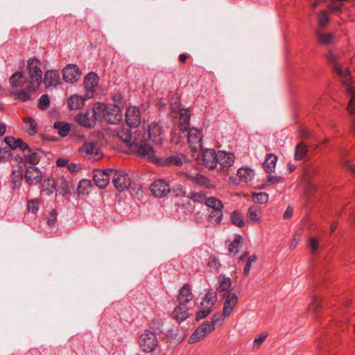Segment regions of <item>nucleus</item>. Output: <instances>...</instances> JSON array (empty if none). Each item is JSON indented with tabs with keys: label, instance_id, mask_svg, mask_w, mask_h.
Listing matches in <instances>:
<instances>
[{
	"label": "nucleus",
	"instance_id": "nucleus-1",
	"mask_svg": "<svg viewBox=\"0 0 355 355\" xmlns=\"http://www.w3.org/2000/svg\"><path fill=\"white\" fill-rule=\"evenodd\" d=\"M328 62L331 64L333 71L338 76L340 81L345 87V90L350 97L348 104V112L352 117L351 125V131L355 135V87L352 85L351 75L348 67L342 65V58L340 56L335 55L332 51H329L325 55Z\"/></svg>",
	"mask_w": 355,
	"mask_h": 355
},
{
	"label": "nucleus",
	"instance_id": "nucleus-2",
	"mask_svg": "<svg viewBox=\"0 0 355 355\" xmlns=\"http://www.w3.org/2000/svg\"><path fill=\"white\" fill-rule=\"evenodd\" d=\"M28 88L31 91H37L42 82L41 62L36 58H30L27 62Z\"/></svg>",
	"mask_w": 355,
	"mask_h": 355
},
{
	"label": "nucleus",
	"instance_id": "nucleus-3",
	"mask_svg": "<svg viewBox=\"0 0 355 355\" xmlns=\"http://www.w3.org/2000/svg\"><path fill=\"white\" fill-rule=\"evenodd\" d=\"M139 345L143 352H153L159 345L157 335L151 330H145L139 338Z\"/></svg>",
	"mask_w": 355,
	"mask_h": 355
},
{
	"label": "nucleus",
	"instance_id": "nucleus-4",
	"mask_svg": "<svg viewBox=\"0 0 355 355\" xmlns=\"http://www.w3.org/2000/svg\"><path fill=\"white\" fill-rule=\"evenodd\" d=\"M112 184L117 191L122 192L129 189L131 185V179L127 173L114 170Z\"/></svg>",
	"mask_w": 355,
	"mask_h": 355
},
{
	"label": "nucleus",
	"instance_id": "nucleus-5",
	"mask_svg": "<svg viewBox=\"0 0 355 355\" xmlns=\"http://www.w3.org/2000/svg\"><path fill=\"white\" fill-rule=\"evenodd\" d=\"M114 170L109 168L107 170L95 169L93 171V180L95 184L101 189L105 188L109 182L110 176L114 175Z\"/></svg>",
	"mask_w": 355,
	"mask_h": 355
},
{
	"label": "nucleus",
	"instance_id": "nucleus-6",
	"mask_svg": "<svg viewBox=\"0 0 355 355\" xmlns=\"http://www.w3.org/2000/svg\"><path fill=\"white\" fill-rule=\"evenodd\" d=\"M187 140L192 151H200L202 148V134L201 131L196 128L188 130Z\"/></svg>",
	"mask_w": 355,
	"mask_h": 355
},
{
	"label": "nucleus",
	"instance_id": "nucleus-7",
	"mask_svg": "<svg viewBox=\"0 0 355 355\" xmlns=\"http://www.w3.org/2000/svg\"><path fill=\"white\" fill-rule=\"evenodd\" d=\"M152 195L156 198H163L171 191L168 183L164 179H158L150 185Z\"/></svg>",
	"mask_w": 355,
	"mask_h": 355
},
{
	"label": "nucleus",
	"instance_id": "nucleus-8",
	"mask_svg": "<svg viewBox=\"0 0 355 355\" xmlns=\"http://www.w3.org/2000/svg\"><path fill=\"white\" fill-rule=\"evenodd\" d=\"M62 79L67 83H73L77 82L81 76L80 69L77 65L70 64L67 65L62 71Z\"/></svg>",
	"mask_w": 355,
	"mask_h": 355
},
{
	"label": "nucleus",
	"instance_id": "nucleus-9",
	"mask_svg": "<svg viewBox=\"0 0 355 355\" xmlns=\"http://www.w3.org/2000/svg\"><path fill=\"white\" fill-rule=\"evenodd\" d=\"M98 77L94 72L89 73L84 78L85 89V98H91L95 93V88L98 85Z\"/></svg>",
	"mask_w": 355,
	"mask_h": 355
},
{
	"label": "nucleus",
	"instance_id": "nucleus-10",
	"mask_svg": "<svg viewBox=\"0 0 355 355\" xmlns=\"http://www.w3.org/2000/svg\"><path fill=\"white\" fill-rule=\"evenodd\" d=\"M214 331L213 325L210 326L208 323H203L199 326L196 331L190 336L188 343L189 344H194L201 339H203Z\"/></svg>",
	"mask_w": 355,
	"mask_h": 355
},
{
	"label": "nucleus",
	"instance_id": "nucleus-11",
	"mask_svg": "<svg viewBox=\"0 0 355 355\" xmlns=\"http://www.w3.org/2000/svg\"><path fill=\"white\" fill-rule=\"evenodd\" d=\"M134 148L137 150L139 155L146 157L156 164H157V160L160 159L155 155L154 148L146 143H141L140 144L136 143Z\"/></svg>",
	"mask_w": 355,
	"mask_h": 355
},
{
	"label": "nucleus",
	"instance_id": "nucleus-12",
	"mask_svg": "<svg viewBox=\"0 0 355 355\" xmlns=\"http://www.w3.org/2000/svg\"><path fill=\"white\" fill-rule=\"evenodd\" d=\"M148 138L156 144H161L164 140L163 130L160 122H153L148 127Z\"/></svg>",
	"mask_w": 355,
	"mask_h": 355
},
{
	"label": "nucleus",
	"instance_id": "nucleus-13",
	"mask_svg": "<svg viewBox=\"0 0 355 355\" xmlns=\"http://www.w3.org/2000/svg\"><path fill=\"white\" fill-rule=\"evenodd\" d=\"M125 121L130 128H136L141 123L140 110L137 107H129L125 112Z\"/></svg>",
	"mask_w": 355,
	"mask_h": 355
},
{
	"label": "nucleus",
	"instance_id": "nucleus-14",
	"mask_svg": "<svg viewBox=\"0 0 355 355\" xmlns=\"http://www.w3.org/2000/svg\"><path fill=\"white\" fill-rule=\"evenodd\" d=\"M122 118V112L119 105H109L104 120L111 124H117Z\"/></svg>",
	"mask_w": 355,
	"mask_h": 355
},
{
	"label": "nucleus",
	"instance_id": "nucleus-15",
	"mask_svg": "<svg viewBox=\"0 0 355 355\" xmlns=\"http://www.w3.org/2000/svg\"><path fill=\"white\" fill-rule=\"evenodd\" d=\"M42 174L41 171L36 166H28L24 174V179L30 185H36L42 180Z\"/></svg>",
	"mask_w": 355,
	"mask_h": 355
},
{
	"label": "nucleus",
	"instance_id": "nucleus-16",
	"mask_svg": "<svg viewBox=\"0 0 355 355\" xmlns=\"http://www.w3.org/2000/svg\"><path fill=\"white\" fill-rule=\"evenodd\" d=\"M203 164L209 169H214L217 166V153L214 149H205L202 154Z\"/></svg>",
	"mask_w": 355,
	"mask_h": 355
},
{
	"label": "nucleus",
	"instance_id": "nucleus-17",
	"mask_svg": "<svg viewBox=\"0 0 355 355\" xmlns=\"http://www.w3.org/2000/svg\"><path fill=\"white\" fill-rule=\"evenodd\" d=\"M46 88L56 87L60 81V73L58 70H47L42 79Z\"/></svg>",
	"mask_w": 355,
	"mask_h": 355
},
{
	"label": "nucleus",
	"instance_id": "nucleus-18",
	"mask_svg": "<svg viewBox=\"0 0 355 355\" xmlns=\"http://www.w3.org/2000/svg\"><path fill=\"white\" fill-rule=\"evenodd\" d=\"M238 303V297L235 293H228L225 295L223 303V313L225 316H230Z\"/></svg>",
	"mask_w": 355,
	"mask_h": 355
},
{
	"label": "nucleus",
	"instance_id": "nucleus-19",
	"mask_svg": "<svg viewBox=\"0 0 355 355\" xmlns=\"http://www.w3.org/2000/svg\"><path fill=\"white\" fill-rule=\"evenodd\" d=\"M4 142L10 147L12 150H16L17 148L22 150L31 151V148L29 146L26 144L21 139H15L12 136H7L4 138Z\"/></svg>",
	"mask_w": 355,
	"mask_h": 355
},
{
	"label": "nucleus",
	"instance_id": "nucleus-20",
	"mask_svg": "<svg viewBox=\"0 0 355 355\" xmlns=\"http://www.w3.org/2000/svg\"><path fill=\"white\" fill-rule=\"evenodd\" d=\"M234 162V155L232 153L219 150L217 153V165L223 168L230 167Z\"/></svg>",
	"mask_w": 355,
	"mask_h": 355
},
{
	"label": "nucleus",
	"instance_id": "nucleus-21",
	"mask_svg": "<svg viewBox=\"0 0 355 355\" xmlns=\"http://www.w3.org/2000/svg\"><path fill=\"white\" fill-rule=\"evenodd\" d=\"M190 315L189 310L186 305L179 304L174 309L172 313V318L178 322L181 323L187 319Z\"/></svg>",
	"mask_w": 355,
	"mask_h": 355
},
{
	"label": "nucleus",
	"instance_id": "nucleus-22",
	"mask_svg": "<svg viewBox=\"0 0 355 355\" xmlns=\"http://www.w3.org/2000/svg\"><path fill=\"white\" fill-rule=\"evenodd\" d=\"M193 298L191 289L189 284H184L181 288L180 293L177 297V300L180 304L186 305Z\"/></svg>",
	"mask_w": 355,
	"mask_h": 355
},
{
	"label": "nucleus",
	"instance_id": "nucleus-23",
	"mask_svg": "<svg viewBox=\"0 0 355 355\" xmlns=\"http://www.w3.org/2000/svg\"><path fill=\"white\" fill-rule=\"evenodd\" d=\"M109 105L104 103L97 102L93 105V118L96 122L101 119H104L106 112L108 109Z\"/></svg>",
	"mask_w": 355,
	"mask_h": 355
},
{
	"label": "nucleus",
	"instance_id": "nucleus-24",
	"mask_svg": "<svg viewBox=\"0 0 355 355\" xmlns=\"http://www.w3.org/2000/svg\"><path fill=\"white\" fill-rule=\"evenodd\" d=\"M29 153V155L24 157L17 156L15 157V160L17 161L19 164H22L24 166H26V164H30L34 166L37 164L40 161V157L37 153L32 152V150Z\"/></svg>",
	"mask_w": 355,
	"mask_h": 355
},
{
	"label": "nucleus",
	"instance_id": "nucleus-25",
	"mask_svg": "<svg viewBox=\"0 0 355 355\" xmlns=\"http://www.w3.org/2000/svg\"><path fill=\"white\" fill-rule=\"evenodd\" d=\"M179 331L178 327H174L168 330L166 332L165 336L170 341L180 344L185 339L187 334H180Z\"/></svg>",
	"mask_w": 355,
	"mask_h": 355
},
{
	"label": "nucleus",
	"instance_id": "nucleus-26",
	"mask_svg": "<svg viewBox=\"0 0 355 355\" xmlns=\"http://www.w3.org/2000/svg\"><path fill=\"white\" fill-rule=\"evenodd\" d=\"M85 94L84 96L74 95L71 96L67 101V105L69 110H74L80 109L83 107L85 100Z\"/></svg>",
	"mask_w": 355,
	"mask_h": 355
},
{
	"label": "nucleus",
	"instance_id": "nucleus-27",
	"mask_svg": "<svg viewBox=\"0 0 355 355\" xmlns=\"http://www.w3.org/2000/svg\"><path fill=\"white\" fill-rule=\"evenodd\" d=\"M74 119L78 123L89 128L94 127L96 123L94 118L92 119L89 116V113L87 112L76 115Z\"/></svg>",
	"mask_w": 355,
	"mask_h": 355
},
{
	"label": "nucleus",
	"instance_id": "nucleus-28",
	"mask_svg": "<svg viewBox=\"0 0 355 355\" xmlns=\"http://www.w3.org/2000/svg\"><path fill=\"white\" fill-rule=\"evenodd\" d=\"M180 128L182 131H187L190 126V112L188 109H182L180 112Z\"/></svg>",
	"mask_w": 355,
	"mask_h": 355
},
{
	"label": "nucleus",
	"instance_id": "nucleus-29",
	"mask_svg": "<svg viewBox=\"0 0 355 355\" xmlns=\"http://www.w3.org/2000/svg\"><path fill=\"white\" fill-rule=\"evenodd\" d=\"M120 140L126 144L128 146L134 148L135 144L132 140V131L129 128H123L117 134Z\"/></svg>",
	"mask_w": 355,
	"mask_h": 355
},
{
	"label": "nucleus",
	"instance_id": "nucleus-30",
	"mask_svg": "<svg viewBox=\"0 0 355 355\" xmlns=\"http://www.w3.org/2000/svg\"><path fill=\"white\" fill-rule=\"evenodd\" d=\"M26 82L24 74L21 71L13 73L9 78V83L12 87L17 88L22 87Z\"/></svg>",
	"mask_w": 355,
	"mask_h": 355
},
{
	"label": "nucleus",
	"instance_id": "nucleus-31",
	"mask_svg": "<svg viewBox=\"0 0 355 355\" xmlns=\"http://www.w3.org/2000/svg\"><path fill=\"white\" fill-rule=\"evenodd\" d=\"M36 91H31L28 88V85L26 88L21 89L19 91L11 92V95L16 99L19 100L22 102H26L31 98V93H34Z\"/></svg>",
	"mask_w": 355,
	"mask_h": 355
},
{
	"label": "nucleus",
	"instance_id": "nucleus-32",
	"mask_svg": "<svg viewBox=\"0 0 355 355\" xmlns=\"http://www.w3.org/2000/svg\"><path fill=\"white\" fill-rule=\"evenodd\" d=\"M182 159L179 156H170L165 159L160 158L159 160H157V164L160 166L175 165L176 166H180L182 165Z\"/></svg>",
	"mask_w": 355,
	"mask_h": 355
},
{
	"label": "nucleus",
	"instance_id": "nucleus-33",
	"mask_svg": "<svg viewBox=\"0 0 355 355\" xmlns=\"http://www.w3.org/2000/svg\"><path fill=\"white\" fill-rule=\"evenodd\" d=\"M237 176L239 178L240 181H243L244 182H248L251 181L254 175V172L253 170L248 168H240L237 171Z\"/></svg>",
	"mask_w": 355,
	"mask_h": 355
},
{
	"label": "nucleus",
	"instance_id": "nucleus-34",
	"mask_svg": "<svg viewBox=\"0 0 355 355\" xmlns=\"http://www.w3.org/2000/svg\"><path fill=\"white\" fill-rule=\"evenodd\" d=\"M277 161V157L274 154L270 153L267 155L263 163L264 168L267 173H270L274 171Z\"/></svg>",
	"mask_w": 355,
	"mask_h": 355
},
{
	"label": "nucleus",
	"instance_id": "nucleus-35",
	"mask_svg": "<svg viewBox=\"0 0 355 355\" xmlns=\"http://www.w3.org/2000/svg\"><path fill=\"white\" fill-rule=\"evenodd\" d=\"M53 128L58 131V135L62 137L67 136L70 130V125L68 123L62 121L55 122Z\"/></svg>",
	"mask_w": 355,
	"mask_h": 355
},
{
	"label": "nucleus",
	"instance_id": "nucleus-36",
	"mask_svg": "<svg viewBox=\"0 0 355 355\" xmlns=\"http://www.w3.org/2000/svg\"><path fill=\"white\" fill-rule=\"evenodd\" d=\"M79 151L81 153H85V155H92L93 154L98 155V150L96 147V144L94 142H87L85 143L81 148H80Z\"/></svg>",
	"mask_w": 355,
	"mask_h": 355
},
{
	"label": "nucleus",
	"instance_id": "nucleus-37",
	"mask_svg": "<svg viewBox=\"0 0 355 355\" xmlns=\"http://www.w3.org/2000/svg\"><path fill=\"white\" fill-rule=\"evenodd\" d=\"M43 192L47 196L51 195L55 191H56V184L53 178L49 177L46 178L43 184Z\"/></svg>",
	"mask_w": 355,
	"mask_h": 355
},
{
	"label": "nucleus",
	"instance_id": "nucleus-38",
	"mask_svg": "<svg viewBox=\"0 0 355 355\" xmlns=\"http://www.w3.org/2000/svg\"><path fill=\"white\" fill-rule=\"evenodd\" d=\"M243 238L241 235H237L233 241L230 243L228 247V251L230 253L234 255L236 254L239 252V249L242 247Z\"/></svg>",
	"mask_w": 355,
	"mask_h": 355
},
{
	"label": "nucleus",
	"instance_id": "nucleus-39",
	"mask_svg": "<svg viewBox=\"0 0 355 355\" xmlns=\"http://www.w3.org/2000/svg\"><path fill=\"white\" fill-rule=\"evenodd\" d=\"M316 36L318 42L323 45H329L331 44L334 38V34L332 33H324L318 31L316 33Z\"/></svg>",
	"mask_w": 355,
	"mask_h": 355
},
{
	"label": "nucleus",
	"instance_id": "nucleus-40",
	"mask_svg": "<svg viewBox=\"0 0 355 355\" xmlns=\"http://www.w3.org/2000/svg\"><path fill=\"white\" fill-rule=\"evenodd\" d=\"M307 152V146L304 142L297 144L295 150V159H302L306 155Z\"/></svg>",
	"mask_w": 355,
	"mask_h": 355
},
{
	"label": "nucleus",
	"instance_id": "nucleus-41",
	"mask_svg": "<svg viewBox=\"0 0 355 355\" xmlns=\"http://www.w3.org/2000/svg\"><path fill=\"white\" fill-rule=\"evenodd\" d=\"M25 128L29 135H34L37 133V124L36 121L31 117L28 116L25 118L24 121Z\"/></svg>",
	"mask_w": 355,
	"mask_h": 355
},
{
	"label": "nucleus",
	"instance_id": "nucleus-42",
	"mask_svg": "<svg viewBox=\"0 0 355 355\" xmlns=\"http://www.w3.org/2000/svg\"><path fill=\"white\" fill-rule=\"evenodd\" d=\"M231 222L239 227H243L245 225L244 217L242 214L237 211H234L231 214Z\"/></svg>",
	"mask_w": 355,
	"mask_h": 355
},
{
	"label": "nucleus",
	"instance_id": "nucleus-43",
	"mask_svg": "<svg viewBox=\"0 0 355 355\" xmlns=\"http://www.w3.org/2000/svg\"><path fill=\"white\" fill-rule=\"evenodd\" d=\"M330 21V17L327 10H321L318 14V24L320 28H325Z\"/></svg>",
	"mask_w": 355,
	"mask_h": 355
},
{
	"label": "nucleus",
	"instance_id": "nucleus-44",
	"mask_svg": "<svg viewBox=\"0 0 355 355\" xmlns=\"http://www.w3.org/2000/svg\"><path fill=\"white\" fill-rule=\"evenodd\" d=\"M219 286L217 290L219 292L227 291L229 290L232 285V280L230 277H227L224 275H220L219 276Z\"/></svg>",
	"mask_w": 355,
	"mask_h": 355
},
{
	"label": "nucleus",
	"instance_id": "nucleus-45",
	"mask_svg": "<svg viewBox=\"0 0 355 355\" xmlns=\"http://www.w3.org/2000/svg\"><path fill=\"white\" fill-rule=\"evenodd\" d=\"M225 317L223 312V313L218 312L211 316L210 321H206L205 323H208L210 326L213 325L214 331L216 325H221L223 324Z\"/></svg>",
	"mask_w": 355,
	"mask_h": 355
},
{
	"label": "nucleus",
	"instance_id": "nucleus-46",
	"mask_svg": "<svg viewBox=\"0 0 355 355\" xmlns=\"http://www.w3.org/2000/svg\"><path fill=\"white\" fill-rule=\"evenodd\" d=\"M192 179L196 184L199 185L204 186L205 187L208 189L212 187L209 179L204 175L198 173L196 175V176L192 177Z\"/></svg>",
	"mask_w": 355,
	"mask_h": 355
},
{
	"label": "nucleus",
	"instance_id": "nucleus-47",
	"mask_svg": "<svg viewBox=\"0 0 355 355\" xmlns=\"http://www.w3.org/2000/svg\"><path fill=\"white\" fill-rule=\"evenodd\" d=\"M92 187V183L89 180L83 179L80 181L77 188V191L79 194H88Z\"/></svg>",
	"mask_w": 355,
	"mask_h": 355
},
{
	"label": "nucleus",
	"instance_id": "nucleus-48",
	"mask_svg": "<svg viewBox=\"0 0 355 355\" xmlns=\"http://www.w3.org/2000/svg\"><path fill=\"white\" fill-rule=\"evenodd\" d=\"M205 205L211 209H223V204L220 200L215 197H209L205 201Z\"/></svg>",
	"mask_w": 355,
	"mask_h": 355
},
{
	"label": "nucleus",
	"instance_id": "nucleus-49",
	"mask_svg": "<svg viewBox=\"0 0 355 355\" xmlns=\"http://www.w3.org/2000/svg\"><path fill=\"white\" fill-rule=\"evenodd\" d=\"M163 322L159 319H153L151 320L150 324V329L148 330H151L153 333H155V335H159L163 332Z\"/></svg>",
	"mask_w": 355,
	"mask_h": 355
},
{
	"label": "nucleus",
	"instance_id": "nucleus-50",
	"mask_svg": "<svg viewBox=\"0 0 355 355\" xmlns=\"http://www.w3.org/2000/svg\"><path fill=\"white\" fill-rule=\"evenodd\" d=\"M321 306L320 301L317 298L315 295H313L311 297V303L309 306L308 311L312 312L313 314L317 315L319 312V309Z\"/></svg>",
	"mask_w": 355,
	"mask_h": 355
},
{
	"label": "nucleus",
	"instance_id": "nucleus-51",
	"mask_svg": "<svg viewBox=\"0 0 355 355\" xmlns=\"http://www.w3.org/2000/svg\"><path fill=\"white\" fill-rule=\"evenodd\" d=\"M10 177H11V180H12V183L13 184V187L14 188L19 187L21 184L22 178H23V174L21 172V171L20 170L12 171Z\"/></svg>",
	"mask_w": 355,
	"mask_h": 355
},
{
	"label": "nucleus",
	"instance_id": "nucleus-52",
	"mask_svg": "<svg viewBox=\"0 0 355 355\" xmlns=\"http://www.w3.org/2000/svg\"><path fill=\"white\" fill-rule=\"evenodd\" d=\"M171 190L175 197L187 196L185 187L180 184H174Z\"/></svg>",
	"mask_w": 355,
	"mask_h": 355
},
{
	"label": "nucleus",
	"instance_id": "nucleus-53",
	"mask_svg": "<svg viewBox=\"0 0 355 355\" xmlns=\"http://www.w3.org/2000/svg\"><path fill=\"white\" fill-rule=\"evenodd\" d=\"M223 217V214L222 209H211L209 213V218L211 221L217 224H219L221 222Z\"/></svg>",
	"mask_w": 355,
	"mask_h": 355
},
{
	"label": "nucleus",
	"instance_id": "nucleus-54",
	"mask_svg": "<svg viewBox=\"0 0 355 355\" xmlns=\"http://www.w3.org/2000/svg\"><path fill=\"white\" fill-rule=\"evenodd\" d=\"M260 219V217L257 214V210L254 207H250L247 213L248 222H259Z\"/></svg>",
	"mask_w": 355,
	"mask_h": 355
},
{
	"label": "nucleus",
	"instance_id": "nucleus-55",
	"mask_svg": "<svg viewBox=\"0 0 355 355\" xmlns=\"http://www.w3.org/2000/svg\"><path fill=\"white\" fill-rule=\"evenodd\" d=\"M9 146L0 148V160L6 162L12 159V154Z\"/></svg>",
	"mask_w": 355,
	"mask_h": 355
},
{
	"label": "nucleus",
	"instance_id": "nucleus-56",
	"mask_svg": "<svg viewBox=\"0 0 355 355\" xmlns=\"http://www.w3.org/2000/svg\"><path fill=\"white\" fill-rule=\"evenodd\" d=\"M252 199L254 202L263 204L268 200V195L266 193H258L252 194Z\"/></svg>",
	"mask_w": 355,
	"mask_h": 355
},
{
	"label": "nucleus",
	"instance_id": "nucleus-57",
	"mask_svg": "<svg viewBox=\"0 0 355 355\" xmlns=\"http://www.w3.org/2000/svg\"><path fill=\"white\" fill-rule=\"evenodd\" d=\"M50 105V98L48 94H43L39 98L37 107L42 110H46Z\"/></svg>",
	"mask_w": 355,
	"mask_h": 355
},
{
	"label": "nucleus",
	"instance_id": "nucleus-58",
	"mask_svg": "<svg viewBox=\"0 0 355 355\" xmlns=\"http://www.w3.org/2000/svg\"><path fill=\"white\" fill-rule=\"evenodd\" d=\"M39 200L37 198L28 200L27 202V209L28 212L36 214L39 209Z\"/></svg>",
	"mask_w": 355,
	"mask_h": 355
},
{
	"label": "nucleus",
	"instance_id": "nucleus-59",
	"mask_svg": "<svg viewBox=\"0 0 355 355\" xmlns=\"http://www.w3.org/2000/svg\"><path fill=\"white\" fill-rule=\"evenodd\" d=\"M60 195L64 196L69 192L68 182L65 179H62L61 182L56 190Z\"/></svg>",
	"mask_w": 355,
	"mask_h": 355
},
{
	"label": "nucleus",
	"instance_id": "nucleus-60",
	"mask_svg": "<svg viewBox=\"0 0 355 355\" xmlns=\"http://www.w3.org/2000/svg\"><path fill=\"white\" fill-rule=\"evenodd\" d=\"M257 260V257L255 254H252L248 258L247 262H246V264H245V266L244 270H243L244 275H245V276L248 275L252 264L253 263L256 262Z\"/></svg>",
	"mask_w": 355,
	"mask_h": 355
},
{
	"label": "nucleus",
	"instance_id": "nucleus-61",
	"mask_svg": "<svg viewBox=\"0 0 355 355\" xmlns=\"http://www.w3.org/2000/svg\"><path fill=\"white\" fill-rule=\"evenodd\" d=\"M202 299L211 304H215L217 300L216 292L213 290H210L205 295Z\"/></svg>",
	"mask_w": 355,
	"mask_h": 355
},
{
	"label": "nucleus",
	"instance_id": "nucleus-62",
	"mask_svg": "<svg viewBox=\"0 0 355 355\" xmlns=\"http://www.w3.org/2000/svg\"><path fill=\"white\" fill-rule=\"evenodd\" d=\"M267 336L266 333H262L258 337L255 338L253 342V347L254 349H259L262 343L266 340Z\"/></svg>",
	"mask_w": 355,
	"mask_h": 355
},
{
	"label": "nucleus",
	"instance_id": "nucleus-63",
	"mask_svg": "<svg viewBox=\"0 0 355 355\" xmlns=\"http://www.w3.org/2000/svg\"><path fill=\"white\" fill-rule=\"evenodd\" d=\"M187 197L195 202H201L205 198V196L202 193L191 192Z\"/></svg>",
	"mask_w": 355,
	"mask_h": 355
},
{
	"label": "nucleus",
	"instance_id": "nucleus-64",
	"mask_svg": "<svg viewBox=\"0 0 355 355\" xmlns=\"http://www.w3.org/2000/svg\"><path fill=\"white\" fill-rule=\"evenodd\" d=\"M211 313V310L207 309H201L200 311H198L196 313V320L197 321H199L205 318H206L207 315H209Z\"/></svg>",
	"mask_w": 355,
	"mask_h": 355
}]
</instances>
